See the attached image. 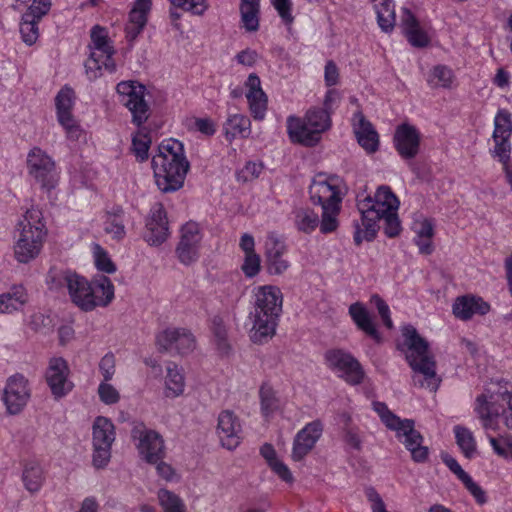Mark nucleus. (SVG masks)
Segmentation results:
<instances>
[{"instance_id":"nucleus-60","label":"nucleus","mask_w":512,"mask_h":512,"mask_svg":"<svg viewBox=\"0 0 512 512\" xmlns=\"http://www.w3.org/2000/svg\"><path fill=\"white\" fill-rule=\"evenodd\" d=\"M98 394L100 400L107 405L117 403L120 398L118 391L111 384H108L106 381L99 385Z\"/></svg>"},{"instance_id":"nucleus-27","label":"nucleus","mask_w":512,"mask_h":512,"mask_svg":"<svg viewBox=\"0 0 512 512\" xmlns=\"http://www.w3.org/2000/svg\"><path fill=\"white\" fill-rule=\"evenodd\" d=\"M245 86L248 89L246 98L253 118L263 120L267 111V96L261 88L260 78L254 73L250 74Z\"/></svg>"},{"instance_id":"nucleus-38","label":"nucleus","mask_w":512,"mask_h":512,"mask_svg":"<svg viewBox=\"0 0 512 512\" xmlns=\"http://www.w3.org/2000/svg\"><path fill=\"white\" fill-rule=\"evenodd\" d=\"M296 228L303 233L310 234L319 225V216L310 208H299L294 212Z\"/></svg>"},{"instance_id":"nucleus-10","label":"nucleus","mask_w":512,"mask_h":512,"mask_svg":"<svg viewBox=\"0 0 512 512\" xmlns=\"http://www.w3.org/2000/svg\"><path fill=\"white\" fill-rule=\"evenodd\" d=\"M131 437L138 440L140 456L149 464H156L165 457V444L162 436L147 429L143 423H136L131 430Z\"/></svg>"},{"instance_id":"nucleus-42","label":"nucleus","mask_w":512,"mask_h":512,"mask_svg":"<svg viewBox=\"0 0 512 512\" xmlns=\"http://www.w3.org/2000/svg\"><path fill=\"white\" fill-rule=\"evenodd\" d=\"M512 135V115L506 109H499L494 118L493 139L510 138Z\"/></svg>"},{"instance_id":"nucleus-62","label":"nucleus","mask_w":512,"mask_h":512,"mask_svg":"<svg viewBox=\"0 0 512 512\" xmlns=\"http://www.w3.org/2000/svg\"><path fill=\"white\" fill-rule=\"evenodd\" d=\"M470 494L475 498L476 502L483 505L487 502L485 491L473 481L470 475L462 482Z\"/></svg>"},{"instance_id":"nucleus-41","label":"nucleus","mask_w":512,"mask_h":512,"mask_svg":"<svg viewBox=\"0 0 512 512\" xmlns=\"http://www.w3.org/2000/svg\"><path fill=\"white\" fill-rule=\"evenodd\" d=\"M453 431L457 445L467 458H471L476 451V441L473 433L461 425L454 426Z\"/></svg>"},{"instance_id":"nucleus-22","label":"nucleus","mask_w":512,"mask_h":512,"mask_svg":"<svg viewBox=\"0 0 512 512\" xmlns=\"http://www.w3.org/2000/svg\"><path fill=\"white\" fill-rule=\"evenodd\" d=\"M286 251L283 240L274 233L268 235L265 242V262L269 274L281 275L290 267L289 261L284 258Z\"/></svg>"},{"instance_id":"nucleus-14","label":"nucleus","mask_w":512,"mask_h":512,"mask_svg":"<svg viewBox=\"0 0 512 512\" xmlns=\"http://www.w3.org/2000/svg\"><path fill=\"white\" fill-rule=\"evenodd\" d=\"M70 368L63 357H52L49 359L45 371V380L55 399H61L68 395L74 388L73 382L69 379Z\"/></svg>"},{"instance_id":"nucleus-49","label":"nucleus","mask_w":512,"mask_h":512,"mask_svg":"<svg viewBox=\"0 0 512 512\" xmlns=\"http://www.w3.org/2000/svg\"><path fill=\"white\" fill-rule=\"evenodd\" d=\"M93 255L95 266L99 271L112 274L116 271V266L109 257L105 249L99 244H93Z\"/></svg>"},{"instance_id":"nucleus-33","label":"nucleus","mask_w":512,"mask_h":512,"mask_svg":"<svg viewBox=\"0 0 512 512\" xmlns=\"http://www.w3.org/2000/svg\"><path fill=\"white\" fill-rule=\"evenodd\" d=\"M174 6V9L170 11V19L173 23L174 29H180V25L177 20L182 16L177 9H182L184 12H191L194 15H201L207 9L205 0H169Z\"/></svg>"},{"instance_id":"nucleus-13","label":"nucleus","mask_w":512,"mask_h":512,"mask_svg":"<svg viewBox=\"0 0 512 512\" xmlns=\"http://www.w3.org/2000/svg\"><path fill=\"white\" fill-rule=\"evenodd\" d=\"M156 345L160 352L186 355L195 349L196 340L185 328H167L157 334Z\"/></svg>"},{"instance_id":"nucleus-25","label":"nucleus","mask_w":512,"mask_h":512,"mask_svg":"<svg viewBox=\"0 0 512 512\" xmlns=\"http://www.w3.org/2000/svg\"><path fill=\"white\" fill-rule=\"evenodd\" d=\"M287 131L292 142L307 147L315 146L321 139V133L308 124L304 118L289 116L287 119Z\"/></svg>"},{"instance_id":"nucleus-34","label":"nucleus","mask_w":512,"mask_h":512,"mask_svg":"<svg viewBox=\"0 0 512 512\" xmlns=\"http://www.w3.org/2000/svg\"><path fill=\"white\" fill-rule=\"evenodd\" d=\"M27 302V294L22 286H14L10 291L0 295V313H11L20 309Z\"/></svg>"},{"instance_id":"nucleus-59","label":"nucleus","mask_w":512,"mask_h":512,"mask_svg":"<svg viewBox=\"0 0 512 512\" xmlns=\"http://www.w3.org/2000/svg\"><path fill=\"white\" fill-rule=\"evenodd\" d=\"M260 256L255 252L252 254H246L244 263L242 264V271L247 277H254L260 271Z\"/></svg>"},{"instance_id":"nucleus-23","label":"nucleus","mask_w":512,"mask_h":512,"mask_svg":"<svg viewBox=\"0 0 512 512\" xmlns=\"http://www.w3.org/2000/svg\"><path fill=\"white\" fill-rule=\"evenodd\" d=\"M169 235L168 220L163 205L156 203L146 221L145 240L153 246L161 245Z\"/></svg>"},{"instance_id":"nucleus-19","label":"nucleus","mask_w":512,"mask_h":512,"mask_svg":"<svg viewBox=\"0 0 512 512\" xmlns=\"http://www.w3.org/2000/svg\"><path fill=\"white\" fill-rule=\"evenodd\" d=\"M322 433L323 423L320 420L317 419L307 423L294 437L292 459L294 461L303 460L315 447Z\"/></svg>"},{"instance_id":"nucleus-12","label":"nucleus","mask_w":512,"mask_h":512,"mask_svg":"<svg viewBox=\"0 0 512 512\" xmlns=\"http://www.w3.org/2000/svg\"><path fill=\"white\" fill-rule=\"evenodd\" d=\"M74 103V90L68 86L61 88L55 97L58 123L65 130L67 138L71 140H78L82 134V129L72 114Z\"/></svg>"},{"instance_id":"nucleus-53","label":"nucleus","mask_w":512,"mask_h":512,"mask_svg":"<svg viewBox=\"0 0 512 512\" xmlns=\"http://www.w3.org/2000/svg\"><path fill=\"white\" fill-rule=\"evenodd\" d=\"M373 407L388 429L394 430L400 424H402L403 419H400L398 416L392 413L385 403L374 402Z\"/></svg>"},{"instance_id":"nucleus-39","label":"nucleus","mask_w":512,"mask_h":512,"mask_svg":"<svg viewBox=\"0 0 512 512\" xmlns=\"http://www.w3.org/2000/svg\"><path fill=\"white\" fill-rule=\"evenodd\" d=\"M166 389L167 396L177 397L184 392L185 378L178 366L174 363H170L167 366L166 375Z\"/></svg>"},{"instance_id":"nucleus-8","label":"nucleus","mask_w":512,"mask_h":512,"mask_svg":"<svg viewBox=\"0 0 512 512\" xmlns=\"http://www.w3.org/2000/svg\"><path fill=\"white\" fill-rule=\"evenodd\" d=\"M115 441V426L104 416L95 418L92 426L93 465L104 468L111 458V447Z\"/></svg>"},{"instance_id":"nucleus-57","label":"nucleus","mask_w":512,"mask_h":512,"mask_svg":"<svg viewBox=\"0 0 512 512\" xmlns=\"http://www.w3.org/2000/svg\"><path fill=\"white\" fill-rule=\"evenodd\" d=\"M371 304L375 305L378 313L383 321V324L388 328H393V322L390 316V309L387 303L377 294H374L370 298Z\"/></svg>"},{"instance_id":"nucleus-1","label":"nucleus","mask_w":512,"mask_h":512,"mask_svg":"<svg viewBox=\"0 0 512 512\" xmlns=\"http://www.w3.org/2000/svg\"><path fill=\"white\" fill-rule=\"evenodd\" d=\"M48 283L52 288L65 287L72 303L85 312L98 306L105 307L114 299V286L106 276H99L89 282L74 271L51 269Z\"/></svg>"},{"instance_id":"nucleus-24","label":"nucleus","mask_w":512,"mask_h":512,"mask_svg":"<svg viewBox=\"0 0 512 512\" xmlns=\"http://www.w3.org/2000/svg\"><path fill=\"white\" fill-rule=\"evenodd\" d=\"M241 432L240 421L232 411L225 410L219 414L217 434L224 448L235 449L241 442Z\"/></svg>"},{"instance_id":"nucleus-7","label":"nucleus","mask_w":512,"mask_h":512,"mask_svg":"<svg viewBox=\"0 0 512 512\" xmlns=\"http://www.w3.org/2000/svg\"><path fill=\"white\" fill-rule=\"evenodd\" d=\"M118 101L132 115V123L140 127L150 115L149 105L145 100L146 87L134 80L121 81L116 86Z\"/></svg>"},{"instance_id":"nucleus-36","label":"nucleus","mask_w":512,"mask_h":512,"mask_svg":"<svg viewBox=\"0 0 512 512\" xmlns=\"http://www.w3.org/2000/svg\"><path fill=\"white\" fill-rule=\"evenodd\" d=\"M22 481L29 492H38L44 481L43 470L40 464L35 461L27 462L23 468Z\"/></svg>"},{"instance_id":"nucleus-26","label":"nucleus","mask_w":512,"mask_h":512,"mask_svg":"<svg viewBox=\"0 0 512 512\" xmlns=\"http://www.w3.org/2000/svg\"><path fill=\"white\" fill-rule=\"evenodd\" d=\"M353 129L359 145L369 154L379 149V135L362 112L353 116Z\"/></svg>"},{"instance_id":"nucleus-31","label":"nucleus","mask_w":512,"mask_h":512,"mask_svg":"<svg viewBox=\"0 0 512 512\" xmlns=\"http://www.w3.org/2000/svg\"><path fill=\"white\" fill-rule=\"evenodd\" d=\"M51 0H33L28 10L22 15L21 32H38L39 20L48 13Z\"/></svg>"},{"instance_id":"nucleus-29","label":"nucleus","mask_w":512,"mask_h":512,"mask_svg":"<svg viewBox=\"0 0 512 512\" xmlns=\"http://www.w3.org/2000/svg\"><path fill=\"white\" fill-rule=\"evenodd\" d=\"M349 315L359 330L363 331L376 342L381 341V335L376 328L372 316L362 303L356 302L351 304L349 307Z\"/></svg>"},{"instance_id":"nucleus-63","label":"nucleus","mask_w":512,"mask_h":512,"mask_svg":"<svg viewBox=\"0 0 512 512\" xmlns=\"http://www.w3.org/2000/svg\"><path fill=\"white\" fill-rule=\"evenodd\" d=\"M413 230L416 234L415 237H433L434 236V224L432 220L424 218L417 220L413 224Z\"/></svg>"},{"instance_id":"nucleus-35","label":"nucleus","mask_w":512,"mask_h":512,"mask_svg":"<svg viewBox=\"0 0 512 512\" xmlns=\"http://www.w3.org/2000/svg\"><path fill=\"white\" fill-rule=\"evenodd\" d=\"M380 28L387 32L395 24V9L392 0H372Z\"/></svg>"},{"instance_id":"nucleus-11","label":"nucleus","mask_w":512,"mask_h":512,"mask_svg":"<svg viewBox=\"0 0 512 512\" xmlns=\"http://www.w3.org/2000/svg\"><path fill=\"white\" fill-rule=\"evenodd\" d=\"M29 174L42 188L50 190L57 182L55 162L41 148L33 147L27 155Z\"/></svg>"},{"instance_id":"nucleus-45","label":"nucleus","mask_w":512,"mask_h":512,"mask_svg":"<svg viewBox=\"0 0 512 512\" xmlns=\"http://www.w3.org/2000/svg\"><path fill=\"white\" fill-rule=\"evenodd\" d=\"M311 127H314L316 131L321 134L331 127V117L327 111L321 108H311L306 112L304 117Z\"/></svg>"},{"instance_id":"nucleus-3","label":"nucleus","mask_w":512,"mask_h":512,"mask_svg":"<svg viewBox=\"0 0 512 512\" xmlns=\"http://www.w3.org/2000/svg\"><path fill=\"white\" fill-rule=\"evenodd\" d=\"M282 303L283 295L278 287L264 285L255 289V305L251 312L253 325L250 330L253 343L263 344L274 336Z\"/></svg>"},{"instance_id":"nucleus-18","label":"nucleus","mask_w":512,"mask_h":512,"mask_svg":"<svg viewBox=\"0 0 512 512\" xmlns=\"http://www.w3.org/2000/svg\"><path fill=\"white\" fill-rule=\"evenodd\" d=\"M201 239L197 223L187 222L182 226L180 241L176 248V255L182 264L188 266L198 260Z\"/></svg>"},{"instance_id":"nucleus-46","label":"nucleus","mask_w":512,"mask_h":512,"mask_svg":"<svg viewBox=\"0 0 512 512\" xmlns=\"http://www.w3.org/2000/svg\"><path fill=\"white\" fill-rule=\"evenodd\" d=\"M211 330L215 338L217 349L222 354H227L230 350V345L227 339V329L220 316L212 318Z\"/></svg>"},{"instance_id":"nucleus-64","label":"nucleus","mask_w":512,"mask_h":512,"mask_svg":"<svg viewBox=\"0 0 512 512\" xmlns=\"http://www.w3.org/2000/svg\"><path fill=\"white\" fill-rule=\"evenodd\" d=\"M99 370L103 375L104 381L108 382L115 373V359L112 354H106L99 363Z\"/></svg>"},{"instance_id":"nucleus-9","label":"nucleus","mask_w":512,"mask_h":512,"mask_svg":"<svg viewBox=\"0 0 512 512\" xmlns=\"http://www.w3.org/2000/svg\"><path fill=\"white\" fill-rule=\"evenodd\" d=\"M326 365L350 385L362 383L365 373L360 362L343 349H330L324 355Z\"/></svg>"},{"instance_id":"nucleus-61","label":"nucleus","mask_w":512,"mask_h":512,"mask_svg":"<svg viewBox=\"0 0 512 512\" xmlns=\"http://www.w3.org/2000/svg\"><path fill=\"white\" fill-rule=\"evenodd\" d=\"M274 8L278 12L280 18L286 25H290L293 22V16L291 13L292 3L291 0H271Z\"/></svg>"},{"instance_id":"nucleus-44","label":"nucleus","mask_w":512,"mask_h":512,"mask_svg":"<svg viewBox=\"0 0 512 512\" xmlns=\"http://www.w3.org/2000/svg\"><path fill=\"white\" fill-rule=\"evenodd\" d=\"M150 144L151 137L149 133L141 129L132 137L131 150L139 162H144L148 159Z\"/></svg>"},{"instance_id":"nucleus-16","label":"nucleus","mask_w":512,"mask_h":512,"mask_svg":"<svg viewBox=\"0 0 512 512\" xmlns=\"http://www.w3.org/2000/svg\"><path fill=\"white\" fill-rule=\"evenodd\" d=\"M31 396L28 380L21 374L8 378L4 391L3 402L11 415L20 413L27 405Z\"/></svg>"},{"instance_id":"nucleus-30","label":"nucleus","mask_w":512,"mask_h":512,"mask_svg":"<svg viewBox=\"0 0 512 512\" xmlns=\"http://www.w3.org/2000/svg\"><path fill=\"white\" fill-rule=\"evenodd\" d=\"M223 132L228 142L236 138L246 139L251 134V121L244 114H229L223 123Z\"/></svg>"},{"instance_id":"nucleus-20","label":"nucleus","mask_w":512,"mask_h":512,"mask_svg":"<svg viewBox=\"0 0 512 512\" xmlns=\"http://www.w3.org/2000/svg\"><path fill=\"white\" fill-rule=\"evenodd\" d=\"M421 135L417 128L408 123L397 126L393 143L398 154L405 160L413 159L420 149Z\"/></svg>"},{"instance_id":"nucleus-56","label":"nucleus","mask_w":512,"mask_h":512,"mask_svg":"<svg viewBox=\"0 0 512 512\" xmlns=\"http://www.w3.org/2000/svg\"><path fill=\"white\" fill-rule=\"evenodd\" d=\"M106 70V61L89 56L85 62V72L89 80H96L102 75V69Z\"/></svg>"},{"instance_id":"nucleus-15","label":"nucleus","mask_w":512,"mask_h":512,"mask_svg":"<svg viewBox=\"0 0 512 512\" xmlns=\"http://www.w3.org/2000/svg\"><path fill=\"white\" fill-rule=\"evenodd\" d=\"M414 426L412 419H403L394 431L398 440L410 452L411 459L416 463H425L429 458V448L423 445L424 438Z\"/></svg>"},{"instance_id":"nucleus-40","label":"nucleus","mask_w":512,"mask_h":512,"mask_svg":"<svg viewBox=\"0 0 512 512\" xmlns=\"http://www.w3.org/2000/svg\"><path fill=\"white\" fill-rule=\"evenodd\" d=\"M261 413L266 418L274 414L280 407V400L276 392L267 383L262 384L259 390Z\"/></svg>"},{"instance_id":"nucleus-21","label":"nucleus","mask_w":512,"mask_h":512,"mask_svg":"<svg viewBox=\"0 0 512 512\" xmlns=\"http://www.w3.org/2000/svg\"><path fill=\"white\" fill-rule=\"evenodd\" d=\"M474 411L486 431L498 428L501 406L497 404V395L490 389L476 397Z\"/></svg>"},{"instance_id":"nucleus-47","label":"nucleus","mask_w":512,"mask_h":512,"mask_svg":"<svg viewBox=\"0 0 512 512\" xmlns=\"http://www.w3.org/2000/svg\"><path fill=\"white\" fill-rule=\"evenodd\" d=\"M340 212V205L338 206H324L322 208V218L319 220L320 231L323 234L334 232L339 223L337 216Z\"/></svg>"},{"instance_id":"nucleus-48","label":"nucleus","mask_w":512,"mask_h":512,"mask_svg":"<svg viewBox=\"0 0 512 512\" xmlns=\"http://www.w3.org/2000/svg\"><path fill=\"white\" fill-rule=\"evenodd\" d=\"M158 499L164 512H186L185 504L181 498L169 490L160 489Z\"/></svg>"},{"instance_id":"nucleus-58","label":"nucleus","mask_w":512,"mask_h":512,"mask_svg":"<svg viewBox=\"0 0 512 512\" xmlns=\"http://www.w3.org/2000/svg\"><path fill=\"white\" fill-rule=\"evenodd\" d=\"M343 439L344 442L356 451L362 449V438L360 436L359 429L356 426L343 427Z\"/></svg>"},{"instance_id":"nucleus-55","label":"nucleus","mask_w":512,"mask_h":512,"mask_svg":"<svg viewBox=\"0 0 512 512\" xmlns=\"http://www.w3.org/2000/svg\"><path fill=\"white\" fill-rule=\"evenodd\" d=\"M259 7L240 6L241 19L248 31H256L259 27Z\"/></svg>"},{"instance_id":"nucleus-32","label":"nucleus","mask_w":512,"mask_h":512,"mask_svg":"<svg viewBox=\"0 0 512 512\" xmlns=\"http://www.w3.org/2000/svg\"><path fill=\"white\" fill-rule=\"evenodd\" d=\"M151 8L152 0H135L128 14V32H141L145 28Z\"/></svg>"},{"instance_id":"nucleus-17","label":"nucleus","mask_w":512,"mask_h":512,"mask_svg":"<svg viewBox=\"0 0 512 512\" xmlns=\"http://www.w3.org/2000/svg\"><path fill=\"white\" fill-rule=\"evenodd\" d=\"M310 198L314 204L324 206H338L342 201L339 187V178L330 176L323 178L316 177L309 188Z\"/></svg>"},{"instance_id":"nucleus-43","label":"nucleus","mask_w":512,"mask_h":512,"mask_svg":"<svg viewBox=\"0 0 512 512\" xmlns=\"http://www.w3.org/2000/svg\"><path fill=\"white\" fill-rule=\"evenodd\" d=\"M497 390L492 391L497 395V403L501 400L507 404V408L502 410V416L504 418V424L507 428L512 430V388L508 382H499Z\"/></svg>"},{"instance_id":"nucleus-2","label":"nucleus","mask_w":512,"mask_h":512,"mask_svg":"<svg viewBox=\"0 0 512 512\" xmlns=\"http://www.w3.org/2000/svg\"><path fill=\"white\" fill-rule=\"evenodd\" d=\"M155 182L162 192H173L183 186L189 163L183 144L173 138L162 141L152 158Z\"/></svg>"},{"instance_id":"nucleus-6","label":"nucleus","mask_w":512,"mask_h":512,"mask_svg":"<svg viewBox=\"0 0 512 512\" xmlns=\"http://www.w3.org/2000/svg\"><path fill=\"white\" fill-rule=\"evenodd\" d=\"M41 216L38 209H29L24 215V219L18 224L19 237L14 246V254L20 263L30 262L41 251L46 236Z\"/></svg>"},{"instance_id":"nucleus-52","label":"nucleus","mask_w":512,"mask_h":512,"mask_svg":"<svg viewBox=\"0 0 512 512\" xmlns=\"http://www.w3.org/2000/svg\"><path fill=\"white\" fill-rule=\"evenodd\" d=\"M397 210L392 209V211L380 213L381 215H379V221H384V233L390 238L397 236L401 231Z\"/></svg>"},{"instance_id":"nucleus-51","label":"nucleus","mask_w":512,"mask_h":512,"mask_svg":"<svg viewBox=\"0 0 512 512\" xmlns=\"http://www.w3.org/2000/svg\"><path fill=\"white\" fill-rule=\"evenodd\" d=\"M453 79L452 70L445 65H437L433 68L428 82L435 86L450 87Z\"/></svg>"},{"instance_id":"nucleus-50","label":"nucleus","mask_w":512,"mask_h":512,"mask_svg":"<svg viewBox=\"0 0 512 512\" xmlns=\"http://www.w3.org/2000/svg\"><path fill=\"white\" fill-rule=\"evenodd\" d=\"M474 297L462 296L453 304V314L461 320H469L474 315Z\"/></svg>"},{"instance_id":"nucleus-28","label":"nucleus","mask_w":512,"mask_h":512,"mask_svg":"<svg viewBox=\"0 0 512 512\" xmlns=\"http://www.w3.org/2000/svg\"><path fill=\"white\" fill-rule=\"evenodd\" d=\"M91 43L89 44L90 55L106 61V70L110 73L115 71V62L113 55L115 48L108 34H90Z\"/></svg>"},{"instance_id":"nucleus-5","label":"nucleus","mask_w":512,"mask_h":512,"mask_svg":"<svg viewBox=\"0 0 512 512\" xmlns=\"http://www.w3.org/2000/svg\"><path fill=\"white\" fill-rule=\"evenodd\" d=\"M399 208V200L388 186H380L375 196L366 197L358 202L361 221L355 222L354 243L359 246L363 241H372L379 230V215Z\"/></svg>"},{"instance_id":"nucleus-4","label":"nucleus","mask_w":512,"mask_h":512,"mask_svg":"<svg viewBox=\"0 0 512 512\" xmlns=\"http://www.w3.org/2000/svg\"><path fill=\"white\" fill-rule=\"evenodd\" d=\"M401 332L407 348L405 358L411 369L418 374L413 376L414 384L436 391L441 380L436 374V362L429 352V343L411 324L404 325Z\"/></svg>"},{"instance_id":"nucleus-37","label":"nucleus","mask_w":512,"mask_h":512,"mask_svg":"<svg viewBox=\"0 0 512 512\" xmlns=\"http://www.w3.org/2000/svg\"><path fill=\"white\" fill-rule=\"evenodd\" d=\"M124 211L121 207H115L111 212H108L104 222V231L112 235L116 240H121L125 237V224H124Z\"/></svg>"},{"instance_id":"nucleus-54","label":"nucleus","mask_w":512,"mask_h":512,"mask_svg":"<svg viewBox=\"0 0 512 512\" xmlns=\"http://www.w3.org/2000/svg\"><path fill=\"white\" fill-rule=\"evenodd\" d=\"M493 140L495 142L494 150L492 151L493 156L497 157L503 166L509 165L511 153L510 138H497Z\"/></svg>"}]
</instances>
